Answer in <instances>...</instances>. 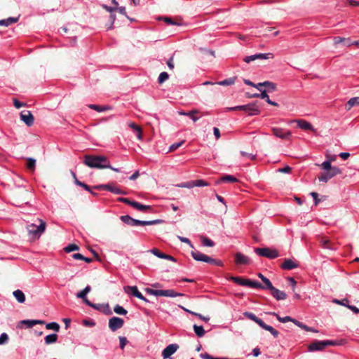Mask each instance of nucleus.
Masks as SVG:
<instances>
[{
	"label": "nucleus",
	"mask_w": 359,
	"mask_h": 359,
	"mask_svg": "<svg viewBox=\"0 0 359 359\" xmlns=\"http://www.w3.org/2000/svg\"><path fill=\"white\" fill-rule=\"evenodd\" d=\"M124 291L128 294H130L133 296L144 301L145 302H149V300L138 290L137 286H126L124 287Z\"/></svg>",
	"instance_id": "12"
},
{
	"label": "nucleus",
	"mask_w": 359,
	"mask_h": 359,
	"mask_svg": "<svg viewBox=\"0 0 359 359\" xmlns=\"http://www.w3.org/2000/svg\"><path fill=\"white\" fill-rule=\"evenodd\" d=\"M255 252L260 257L269 259H275L279 257V252L276 249L269 248H257L254 250Z\"/></svg>",
	"instance_id": "6"
},
{
	"label": "nucleus",
	"mask_w": 359,
	"mask_h": 359,
	"mask_svg": "<svg viewBox=\"0 0 359 359\" xmlns=\"http://www.w3.org/2000/svg\"><path fill=\"white\" fill-rule=\"evenodd\" d=\"M118 201L120 202L124 203L126 204H128V205L132 206L133 208H134L135 203H136V201H130L128 198H118Z\"/></svg>",
	"instance_id": "50"
},
{
	"label": "nucleus",
	"mask_w": 359,
	"mask_h": 359,
	"mask_svg": "<svg viewBox=\"0 0 359 359\" xmlns=\"http://www.w3.org/2000/svg\"><path fill=\"white\" fill-rule=\"evenodd\" d=\"M310 195L312 196L315 201V204L318 205L319 203V199H318V194L316 192H311Z\"/></svg>",
	"instance_id": "64"
},
{
	"label": "nucleus",
	"mask_w": 359,
	"mask_h": 359,
	"mask_svg": "<svg viewBox=\"0 0 359 359\" xmlns=\"http://www.w3.org/2000/svg\"><path fill=\"white\" fill-rule=\"evenodd\" d=\"M263 84L264 87H266L268 88V90L269 92H274L276 90V84L273 82L266 81H264Z\"/></svg>",
	"instance_id": "41"
},
{
	"label": "nucleus",
	"mask_w": 359,
	"mask_h": 359,
	"mask_svg": "<svg viewBox=\"0 0 359 359\" xmlns=\"http://www.w3.org/2000/svg\"><path fill=\"white\" fill-rule=\"evenodd\" d=\"M146 292L149 294L156 297H176L184 296V294L175 292L174 290H154L152 288H146Z\"/></svg>",
	"instance_id": "3"
},
{
	"label": "nucleus",
	"mask_w": 359,
	"mask_h": 359,
	"mask_svg": "<svg viewBox=\"0 0 359 359\" xmlns=\"http://www.w3.org/2000/svg\"><path fill=\"white\" fill-rule=\"evenodd\" d=\"M18 20V18L10 17V18H8L7 19L1 20H0V25L1 26L8 27V26H9L10 25H11L13 23L17 22Z\"/></svg>",
	"instance_id": "32"
},
{
	"label": "nucleus",
	"mask_w": 359,
	"mask_h": 359,
	"mask_svg": "<svg viewBox=\"0 0 359 359\" xmlns=\"http://www.w3.org/2000/svg\"><path fill=\"white\" fill-rule=\"evenodd\" d=\"M46 327L48 330H53L57 332H59L60 328V325L56 322H51V323H47L46 325Z\"/></svg>",
	"instance_id": "39"
},
{
	"label": "nucleus",
	"mask_w": 359,
	"mask_h": 359,
	"mask_svg": "<svg viewBox=\"0 0 359 359\" xmlns=\"http://www.w3.org/2000/svg\"><path fill=\"white\" fill-rule=\"evenodd\" d=\"M120 341V348L123 350L126 344L128 343V340L126 337H119Z\"/></svg>",
	"instance_id": "58"
},
{
	"label": "nucleus",
	"mask_w": 359,
	"mask_h": 359,
	"mask_svg": "<svg viewBox=\"0 0 359 359\" xmlns=\"http://www.w3.org/2000/svg\"><path fill=\"white\" fill-rule=\"evenodd\" d=\"M168 78H169V74L165 72H163L158 76V82L159 84H161L163 82H165L166 80H168Z\"/></svg>",
	"instance_id": "46"
},
{
	"label": "nucleus",
	"mask_w": 359,
	"mask_h": 359,
	"mask_svg": "<svg viewBox=\"0 0 359 359\" xmlns=\"http://www.w3.org/2000/svg\"><path fill=\"white\" fill-rule=\"evenodd\" d=\"M74 182L76 184H77L78 186H80L83 188H84L85 190L89 191V192H92L91 190H90V188L88 185H87L86 184L79 181L78 179H76V180H74Z\"/></svg>",
	"instance_id": "52"
},
{
	"label": "nucleus",
	"mask_w": 359,
	"mask_h": 359,
	"mask_svg": "<svg viewBox=\"0 0 359 359\" xmlns=\"http://www.w3.org/2000/svg\"><path fill=\"white\" fill-rule=\"evenodd\" d=\"M191 254L192 257L196 261L204 262H207L208 256L199 251L194 250L192 251Z\"/></svg>",
	"instance_id": "20"
},
{
	"label": "nucleus",
	"mask_w": 359,
	"mask_h": 359,
	"mask_svg": "<svg viewBox=\"0 0 359 359\" xmlns=\"http://www.w3.org/2000/svg\"><path fill=\"white\" fill-rule=\"evenodd\" d=\"M8 341V336L6 333H2L0 335V345L5 344Z\"/></svg>",
	"instance_id": "57"
},
{
	"label": "nucleus",
	"mask_w": 359,
	"mask_h": 359,
	"mask_svg": "<svg viewBox=\"0 0 359 359\" xmlns=\"http://www.w3.org/2000/svg\"><path fill=\"white\" fill-rule=\"evenodd\" d=\"M341 343L337 340H316L309 346V351H322L327 346H339Z\"/></svg>",
	"instance_id": "2"
},
{
	"label": "nucleus",
	"mask_w": 359,
	"mask_h": 359,
	"mask_svg": "<svg viewBox=\"0 0 359 359\" xmlns=\"http://www.w3.org/2000/svg\"><path fill=\"white\" fill-rule=\"evenodd\" d=\"M27 166L29 170H34L36 166V160L32 158H28Z\"/></svg>",
	"instance_id": "49"
},
{
	"label": "nucleus",
	"mask_w": 359,
	"mask_h": 359,
	"mask_svg": "<svg viewBox=\"0 0 359 359\" xmlns=\"http://www.w3.org/2000/svg\"><path fill=\"white\" fill-rule=\"evenodd\" d=\"M179 346L177 344H171L167 346L162 351V357L164 359L170 358L178 349Z\"/></svg>",
	"instance_id": "13"
},
{
	"label": "nucleus",
	"mask_w": 359,
	"mask_h": 359,
	"mask_svg": "<svg viewBox=\"0 0 359 359\" xmlns=\"http://www.w3.org/2000/svg\"><path fill=\"white\" fill-rule=\"evenodd\" d=\"M240 154L243 156H245L250 160H255L256 159V154H250V153H247L245 151H241L240 152Z\"/></svg>",
	"instance_id": "55"
},
{
	"label": "nucleus",
	"mask_w": 359,
	"mask_h": 359,
	"mask_svg": "<svg viewBox=\"0 0 359 359\" xmlns=\"http://www.w3.org/2000/svg\"><path fill=\"white\" fill-rule=\"evenodd\" d=\"M295 121L297 123L298 127L301 129L306 130H314L313 126L306 121L300 119Z\"/></svg>",
	"instance_id": "21"
},
{
	"label": "nucleus",
	"mask_w": 359,
	"mask_h": 359,
	"mask_svg": "<svg viewBox=\"0 0 359 359\" xmlns=\"http://www.w3.org/2000/svg\"><path fill=\"white\" fill-rule=\"evenodd\" d=\"M124 320L114 316L109 320V327L112 332L121 328L123 326Z\"/></svg>",
	"instance_id": "11"
},
{
	"label": "nucleus",
	"mask_w": 359,
	"mask_h": 359,
	"mask_svg": "<svg viewBox=\"0 0 359 359\" xmlns=\"http://www.w3.org/2000/svg\"><path fill=\"white\" fill-rule=\"evenodd\" d=\"M19 323L20 325H25L27 328H30L36 325H43L45 322L42 320H22Z\"/></svg>",
	"instance_id": "17"
},
{
	"label": "nucleus",
	"mask_w": 359,
	"mask_h": 359,
	"mask_svg": "<svg viewBox=\"0 0 359 359\" xmlns=\"http://www.w3.org/2000/svg\"><path fill=\"white\" fill-rule=\"evenodd\" d=\"M271 131L273 135L283 140H289L292 135L290 130L278 127L272 128Z\"/></svg>",
	"instance_id": "10"
},
{
	"label": "nucleus",
	"mask_w": 359,
	"mask_h": 359,
	"mask_svg": "<svg viewBox=\"0 0 359 359\" xmlns=\"http://www.w3.org/2000/svg\"><path fill=\"white\" fill-rule=\"evenodd\" d=\"M263 283H264V285H262V290H271L273 288V286L269 278H264Z\"/></svg>",
	"instance_id": "43"
},
{
	"label": "nucleus",
	"mask_w": 359,
	"mask_h": 359,
	"mask_svg": "<svg viewBox=\"0 0 359 359\" xmlns=\"http://www.w3.org/2000/svg\"><path fill=\"white\" fill-rule=\"evenodd\" d=\"M114 311L118 315H123V316H125L128 313L127 310L118 304H117L114 306Z\"/></svg>",
	"instance_id": "42"
},
{
	"label": "nucleus",
	"mask_w": 359,
	"mask_h": 359,
	"mask_svg": "<svg viewBox=\"0 0 359 359\" xmlns=\"http://www.w3.org/2000/svg\"><path fill=\"white\" fill-rule=\"evenodd\" d=\"M44 340L46 344H53L57 341V335L56 334H48L45 337Z\"/></svg>",
	"instance_id": "37"
},
{
	"label": "nucleus",
	"mask_w": 359,
	"mask_h": 359,
	"mask_svg": "<svg viewBox=\"0 0 359 359\" xmlns=\"http://www.w3.org/2000/svg\"><path fill=\"white\" fill-rule=\"evenodd\" d=\"M192 182H193V187H205V186L209 185V183L203 180H196L192 181Z\"/></svg>",
	"instance_id": "45"
},
{
	"label": "nucleus",
	"mask_w": 359,
	"mask_h": 359,
	"mask_svg": "<svg viewBox=\"0 0 359 359\" xmlns=\"http://www.w3.org/2000/svg\"><path fill=\"white\" fill-rule=\"evenodd\" d=\"M161 222H162L161 219L145 221L144 226L158 224H161Z\"/></svg>",
	"instance_id": "62"
},
{
	"label": "nucleus",
	"mask_w": 359,
	"mask_h": 359,
	"mask_svg": "<svg viewBox=\"0 0 359 359\" xmlns=\"http://www.w3.org/2000/svg\"><path fill=\"white\" fill-rule=\"evenodd\" d=\"M273 57H274V55L272 53H257L255 55L245 57L243 60L246 63H250V62L254 61L257 59L268 60V59H273Z\"/></svg>",
	"instance_id": "8"
},
{
	"label": "nucleus",
	"mask_w": 359,
	"mask_h": 359,
	"mask_svg": "<svg viewBox=\"0 0 359 359\" xmlns=\"http://www.w3.org/2000/svg\"><path fill=\"white\" fill-rule=\"evenodd\" d=\"M260 327L269 331L274 337H277L279 334L278 331L274 329L272 326L266 325L264 321L261 323Z\"/></svg>",
	"instance_id": "23"
},
{
	"label": "nucleus",
	"mask_w": 359,
	"mask_h": 359,
	"mask_svg": "<svg viewBox=\"0 0 359 359\" xmlns=\"http://www.w3.org/2000/svg\"><path fill=\"white\" fill-rule=\"evenodd\" d=\"M79 249V246L76 244H69L67 247L65 248V250L67 252H71L75 250H78Z\"/></svg>",
	"instance_id": "47"
},
{
	"label": "nucleus",
	"mask_w": 359,
	"mask_h": 359,
	"mask_svg": "<svg viewBox=\"0 0 359 359\" xmlns=\"http://www.w3.org/2000/svg\"><path fill=\"white\" fill-rule=\"evenodd\" d=\"M97 190H107L115 194L126 195L127 193L111 184H100L95 187Z\"/></svg>",
	"instance_id": "9"
},
{
	"label": "nucleus",
	"mask_w": 359,
	"mask_h": 359,
	"mask_svg": "<svg viewBox=\"0 0 359 359\" xmlns=\"http://www.w3.org/2000/svg\"><path fill=\"white\" fill-rule=\"evenodd\" d=\"M229 279L238 285L247 286L248 279H244L238 276H231Z\"/></svg>",
	"instance_id": "29"
},
{
	"label": "nucleus",
	"mask_w": 359,
	"mask_h": 359,
	"mask_svg": "<svg viewBox=\"0 0 359 359\" xmlns=\"http://www.w3.org/2000/svg\"><path fill=\"white\" fill-rule=\"evenodd\" d=\"M260 98L265 99L266 102L272 106H278V103L270 100L269 95L266 93V90H264L260 93Z\"/></svg>",
	"instance_id": "36"
},
{
	"label": "nucleus",
	"mask_w": 359,
	"mask_h": 359,
	"mask_svg": "<svg viewBox=\"0 0 359 359\" xmlns=\"http://www.w3.org/2000/svg\"><path fill=\"white\" fill-rule=\"evenodd\" d=\"M271 295L278 301L284 300L287 298V294L285 292L281 291L275 287L270 290Z\"/></svg>",
	"instance_id": "16"
},
{
	"label": "nucleus",
	"mask_w": 359,
	"mask_h": 359,
	"mask_svg": "<svg viewBox=\"0 0 359 359\" xmlns=\"http://www.w3.org/2000/svg\"><path fill=\"white\" fill-rule=\"evenodd\" d=\"M193 328H194V332L198 337H202L205 335V332L202 325H194L193 326Z\"/></svg>",
	"instance_id": "34"
},
{
	"label": "nucleus",
	"mask_w": 359,
	"mask_h": 359,
	"mask_svg": "<svg viewBox=\"0 0 359 359\" xmlns=\"http://www.w3.org/2000/svg\"><path fill=\"white\" fill-rule=\"evenodd\" d=\"M120 219L123 223L131 226H135L136 219H134L129 215L121 216Z\"/></svg>",
	"instance_id": "26"
},
{
	"label": "nucleus",
	"mask_w": 359,
	"mask_h": 359,
	"mask_svg": "<svg viewBox=\"0 0 359 359\" xmlns=\"http://www.w3.org/2000/svg\"><path fill=\"white\" fill-rule=\"evenodd\" d=\"M177 187H181V188L191 189V188H193V182H192V181L187 182H182L181 184H177Z\"/></svg>",
	"instance_id": "54"
},
{
	"label": "nucleus",
	"mask_w": 359,
	"mask_h": 359,
	"mask_svg": "<svg viewBox=\"0 0 359 359\" xmlns=\"http://www.w3.org/2000/svg\"><path fill=\"white\" fill-rule=\"evenodd\" d=\"M229 111L243 110L246 112L249 116L258 115L260 113L259 106L256 102L250 103L245 105H238L228 109Z\"/></svg>",
	"instance_id": "4"
},
{
	"label": "nucleus",
	"mask_w": 359,
	"mask_h": 359,
	"mask_svg": "<svg viewBox=\"0 0 359 359\" xmlns=\"http://www.w3.org/2000/svg\"><path fill=\"white\" fill-rule=\"evenodd\" d=\"M88 107L91 109L95 110L97 112H103L111 109L110 106H101L97 104H90L88 105Z\"/></svg>",
	"instance_id": "27"
},
{
	"label": "nucleus",
	"mask_w": 359,
	"mask_h": 359,
	"mask_svg": "<svg viewBox=\"0 0 359 359\" xmlns=\"http://www.w3.org/2000/svg\"><path fill=\"white\" fill-rule=\"evenodd\" d=\"M83 163L90 168L104 169L111 168L109 159L104 156L86 155Z\"/></svg>",
	"instance_id": "1"
},
{
	"label": "nucleus",
	"mask_w": 359,
	"mask_h": 359,
	"mask_svg": "<svg viewBox=\"0 0 359 359\" xmlns=\"http://www.w3.org/2000/svg\"><path fill=\"white\" fill-rule=\"evenodd\" d=\"M198 113L196 109L191 110L189 111H179V114L189 117L193 121L196 122L199 119V117L196 116V114Z\"/></svg>",
	"instance_id": "22"
},
{
	"label": "nucleus",
	"mask_w": 359,
	"mask_h": 359,
	"mask_svg": "<svg viewBox=\"0 0 359 359\" xmlns=\"http://www.w3.org/2000/svg\"><path fill=\"white\" fill-rule=\"evenodd\" d=\"M325 171L326 172L318 176V180L320 182H327L332 177L341 173V169L336 166H333V168L331 170H327Z\"/></svg>",
	"instance_id": "7"
},
{
	"label": "nucleus",
	"mask_w": 359,
	"mask_h": 359,
	"mask_svg": "<svg viewBox=\"0 0 359 359\" xmlns=\"http://www.w3.org/2000/svg\"><path fill=\"white\" fill-rule=\"evenodd\" d=\"M298 264L290 259H286L281 264V268L285 270H292L298 267Z\"/></svg>",
	"instance_id": "18"
},
{
	"label": "nucleus",
	"mask_w": 359,
	"mask_h": 359,
	"mask_svg": "<svg viewBox=\"0 0 359 359\" xmlns=\"http://www.w3.org/2000/svg\"><path fill=\"white\" fill-rule=\"evenodd\" d=\"M90 286L87 285L83 290L77 293L76 297L80 299H85L86 298V295L90 291Z\"/></svg>",
	"instance_id": "38"
},
{
	"label": "nucleus",
	"mask_w": 359,
	"mask_h": 359,
	"mask_svg": "<svg viewBox=\"0 0 359 359\" xmlns=\"http://www.w3.org/2000/svg\"><path fill=\"white\" fill-rule=\"evenodd\" d=\"M200 357L203 359H225L224 358H214L208 353H201Z\"/></svg>",
	"instance_id": "60"
},
{
	"label": "nucleus",
	"mask_w": 359,
	"mask_h": 359,
	"mask_svg": "<svg viewBox=\"0 0 359 359\" xmlns=\"http://www.w3.org/2000/svg\"><path fill=\"white\" fill-rule=\"evenodd\" d=\"M287 280L290 281V283L292 285V290L294 291L296 285H297V281L292 277H288Z\"/></svg>",
	"instance_id": "63"
},
{
	"label": "nucleus",
	"mask_w": 359,
	"mask_h": 359,
	"mask_svg": "<svg viewBox=\"0 0 359 359\" xmlns=\"http://www.w3.org/2000/svg\"><path fill=\"white\" fill-rule=\"evenodd\" d=\"M250 259L241 252H237L235 255V263L237 265H248L250 264Z\"/></svg>",
	"instance_id": "15"
},
{
	"label": "nucleus",
	"mask_w": 359,
	"mask_h": 359,
	"mask_svg": "<svg viewBox=\"0 0 359 359\" xmlns=\"http://www.w3.org/2000/svg\"><path fill=\"white\" fill-rule=\"evenodd\" d=\"M320 166L325 170H331L332 168H333V166H332L331 162L329 160H327V161H324L323 163H322Z\"/></svg>",
	"instance_id": "53"
},
{
	"label": "nucleus",
	"mask_w": 359,
	"mask_h": 359,
	"mask_svg": "<svg viewBox=\"0 0 359 359\" xmlns=\"http://www.w3.org/2000/svg\"><path fill=\"white\" fill-rule=\"evenodd\" d=\"M247 287L257 289H262V284L256 280L248 279Z\"/></svg>",
	"instance_id": "40"
},
{
	"label": "nucleus",
	"mask_w": 359,
	"mask_h": 359,
	"mask_svg": "<svg viewBox=\"0 0 359 359\" xmlns=\"http://www.w3.org/2000/svg\"><path fill=\"white\" fill-rule=\"evenodd\" d=\"M320 243L322 247L324 248H327L332 250H335L337 249V248L331 243V241L326 238H322Z\"/></svg>",
	"instance_id": "24"
},
{
	"label": "nucleus",
	"mask_w": 359,
	"mask_h": 359,
	"mask_svg": "<svg viewBox=\"0 0 359 359\" xmlns=\"http://www.w3.org/2000/svg\"><path fill=\"white\" fill-rule=\"evenodd\" d=\"M202 243L204 246L206 247H213L215 245V243L210 238L202 236L201 237Z\"/></svg>",
	"instance_id": "44"
},
{
	"label": "nucleus",
	"mask_w": 359,
	"mask_h": 359,
	"mask_svg": "<svg viewBox=\"0 0 359 359\" xmlns=\"http://www.w3.org/2000/svg\"><path fill=\"white\" fill-rule=\"evenodd\" d=\"M184 140H182L180 141V142H177V143H174L172 144H171L169 147V151H175L177 149H178L180 147H181L182 145L184 144Z\"/></svg>",
	"instance_id": "51"
},
{
	"label": "nucleus",
	"mask_w": 359,
	"mask_h": 359,
	"mask_svg": "<svg viewBox=\"0 0 359 359\" xmlns=\"http://www.w3.org/2000/svg\"><path fill=\"white\" fill-rule=\"evenodd\" d=\"M354 106H359V97L351 98L346 104V108L348 110Z\"/></svg>",
	"instance_id": "31"
},
{
	"label": "nucleus",
	"mask_w": 359,
	"mask_h": 359,
	"mask_svg": "<svg viewBox=\"0 0 359 359\" xmlns=\"http://www.w3.org/2000/svg\"><path fill=\"white\" fill-rule=\"evenodd\" d=\"M236 77H231L228 78L226 79L222 80L221 81H218L216 83L219 86H231L235 83L236 81Z\"/></svg>",
	"instance_id": "35"
},
{
	"label": "nucleus",
	"mask_w": 359,
	"mask_h": 359,
	"mask_svg": "<svg viewBox=\"0 0 359 359\" xmlns=\"http://www.w3.org/2000/svg\"><path fill=\"white\" fill-rule=\"evenodd\" d=\"M243 315L248 319H250L256 323L257 325H259V326H260L261 323L263 322L261 318L257 317L253 313L245 311L243 313Z\"/></svg>",
	"instance_id": "25"
},
{
	"label": "nucleus",
	"mask_w": 359,
	"mask_h": 359,
	"mask_svg": "<svg viewBox=\"0 0 359 359\" xmlns=\"http://www.w3.org/2000/svg\"><path fill=\"white\" fill-rule=\"evenodd\" d=\"M13 296L20 303H24L25 301V296L23 292L20 290H16L13 292Z\"/></svg>",
	"instance_id": "30"
},
{
	"label": "nucleus",
	"mask_w": 359,
	"mask_h": 359,
	"mask_svg": "<svg viewBox=\"0 0 359 359\" xmlns=\"http://www.w3.org/2000/svg\"><path fill=\"white\" fill-rule=\"evenodd\" d=\"M20 119L27 126H32L34 124V118L29 111H22L20 112Z\"/></svg>",
	"instance_id": "14"
},
{
	"label": "nucleus",
	"mask_w": 359,
	"mask_h": 359,
	"mask_svg": "<svg viewBox=\"0 0 359 359\" xmlns=\"http://www.w3.org/2000/svg\"><path fill=\"white\" fill-rule=\"evenodd\" d=\"M39 224H30L27 226V229L29 234L33 236H41L46 230V222L41 219H38Z\"/></svg>",
	"instance_id": "5"
},
{
	"label": "nucleus",
	"mask_w": 359,
	"mask_h": 359,
	"mask_svg": "<svg viewBox=\"0 0 359 359\" xmlns=\"http://www.w3.org/2000/svg\"><path fill=\"white\" fill-rule=\"evenodd\" d=\"M134 208L144 212H149L152 210L151 206L143 205L139 202H137L135 203Z\"/></svg>",
	"instance_id": "28"
},
{
	"label": "nucleus",
	"mask_w": 359,
	"mask_h": 359,
	"mask_svg": "<svg viewBox=\"0 0 359 359\" xmlns=\"http://www.w3.org/2000/svg\"><path fill=\"white\" fill-rule=\"evenodd\" d=\"M292 170V168L289 165H286L284 168H280L277 170V172H283V173H290Z\"/></svg>",
	"instance_id": "59"
},
{
	"label": "nucleus",
	"mask_w": 359,
	"mask_h": 359,
	"mask_svg": "<svg viewBox=\"0 0 359 359\" xmlns=\"http://www.w3.org/2000/svg\"><path fill=\"white\" fill-rule=\"evenodd\" d=\"M177 238L181 242L188 244L191 248H194L191 241L188 238L182 237L180 236H177Z\"/></svg>",
	"instance_id": "56"
},
{
	"label": "nucleus",
	"mask_w": 359,
	"mask_h": 359,
	"mask_svg": "<svg viewBox=\"0 0 359 359\" xmlns=\"http://www.w3.org/2000/svg\"><path fill=\"white\" fill-rule=\"evenodd\" d=\"M151 252L156 255V257H159V258H161V259H168V260H170V261H172V262H176V259L175 257H173L171 255H166L162 252H161L160 250H158V249L156 248H154L151 250Z\"/></svg>",
	"instance_id": "19"
},
{
	"label": "nucleus",
	"mask_w": 359,
	"mask_h": 359,
	"mask_svg": "<svg viewBox=\"0 0 359 359\" xmlns=\"http://www.w3.org/2000/svg\"><path fill=\"white\" fill-rule=\"evenodd\" d=\"M222 182H236L238 179L233 175H225L221 179Z\"/></svg>",
	"instance_id": "48"
},
{
	"label": "nucleus",
	"mask_w": 359,
	"mask_h": 359,
	"mask_svg": "<svg viewBox=\"0 0 359 359\" xmlns=\"http://www.w3.org/2000/svg\"><path fill=\"white\" fill-rule=\"evenodd\" d=\"M347 39L346 38H342V37H340V36H336L334 38V45H337V44H339V43H341L345 41H346Z\"/></svg>",
	"instance_id": "61"
},
{
	"label": "nucleus",
	"mask_w": 359,
	"mask_h": 359,
	"mask_svg": "<svg viewBox=\"0 0 359 359\" xmlns=\"http://www.w3.org/2000/svg\"><path fill=\"white\" fill-rule=\"evenodd\" d=\"M269 314L272 315L273 316H276L277 320L279 322L283 323H285L287 322H292V320H294V318H291L290 316L280 317L275 312H271V313H269Z\"/></svg>",
	"instance_id": "33"
}]
</instances>
